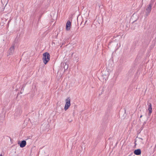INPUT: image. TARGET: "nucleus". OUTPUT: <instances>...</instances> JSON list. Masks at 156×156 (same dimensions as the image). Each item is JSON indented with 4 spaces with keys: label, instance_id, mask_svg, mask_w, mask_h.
<instances>
[{
    "label": "nucleus",
    "instance_id": "1",
    "mask_svg": "<svg viewBox=\"0 0 156 156\" xmlns=\"http://www.w3.org/2000/svg\"><path fill=\"white\" fill-rule=\"evenodd\" d=\"M50 55L48 52H45L43 54V60L45 64H46L50 60Z\"/></svg>",
    "mask_w": 156,
    "mask_h": 156
},
{
    "label": "nucleus",
    "instance_id": "2",
    "mask_svg": "<svg viewBox=\"0 0 156 156\" xmlns=\"http://www.w3.org/2000/svg\"><path fill=\"white\" fill-rule=\"evenodd\" d=\"M66 103L64 109L66 111L70 106L71 105L70 99L69 97L66 100Z\"/></svg>",
    "mask_w": 156,
    "mask_h": 156
},
{
    "label": "nucleus",
    "instance_id": "3",
    "mask_svg": "<svg viewBox=\"0 0 156 156\" xmlns=\"http://www.w3.org/2000/svg\"><path fill=\"white\" fill-rule=\"evenodd\" d=\"M15 48L14 44H12L11 47L10 48L9 50V55H12L14 51Z\"/></svg>",
    "mask_w": 156,
    "mask_h": 156
},
{
    "label": "nucleus",
    "instance_id": "4",
    "mask_svg": "<svg viewBox=\"0 0 156 156\" xmlns=\"http://www.w3.org/2000/svg\"><path fill=\"white\" fill-rule=\"evenodd\" d=\"M71 22L69 20H68L66 23V29L67 30H69L70 29L71 26Z\"/></svg>",
    "mask_w": 156,
    "mask_h": 156
},
{
    "label": "nucleus",
    "instance_id": "5",
    "mask_svg": "<svg viewBox=\"0 0 156 156\" xmlns=\"http://www.w3.org/2000/svg\"><path fill=\"white\" fill-rule=\"evenodd\" d=\"M134 153L136 155H140L141 154V151L139 149H136L134 151Z\"/></svg>",
    "mask_w": 156,
    "mask_h": 156
},
{
    "label": "nucleus",
    "instance_id": "6",
    "mask_svg": "<svg viewBox=\"0 0 156 156\" xmlns=\"http://www.w3.org/2000/svg\"><path fill=\"white\" fill-rule=\"evenodd\" d=\"M102 74L103 76H108L109 75V73L107 69L104 70L102 72Z\"/></svg>",
    "mask_w": 156,
    "mask_h": 156
},
{
    "label": "nucleus",
    "instance_id": "7",
    "mask_svg": "<svg viewBox=\"0 0 156 156\" xmlns=\"http://www.w3.org/2000/svg\"><path fill=\"white\" fill-rule=\"evenodd\" d=\"M26 144V141L24 140H22L20 144V146L21 147L23 148L24 147Z\"/></svg>",
    "mask_w": 156,
    "mask_h": 156
},
{
    "label": "nucleus",
    "instance_id": "8",
    "mask_svg": "<svg viewBox=\"0 0 156 156\" xmlns=\"http://www.w3.org/2000/svg\"><path fill=\"white\" fill-rule=\"evenodd\" d=\"M148 110L149 111V115H150L152 112V108L151 104V103H150L149 105H148Z\"/></svg>",
    "mask_w": 156,
    "mask_h": 156
},
{
    "label": "nucleus",
    "instance_id": "9",
    "mask_svg": "<svg viewBox=\"0 0 156 156\" xmlns=\"http://www.w3.org/2000/svg\"><path fill=\"white\" fill-rule=\"evenodd\" d=\"M151 6H152L151 4H150L148 5L147 8L146 9V10L149 13L151 11Z\"/></svg>",
    "mask_w": 156,
    "mask_h": 156
},
{
    "label": "nucleus",
    "instance_id": "10",
    "mask_svg": "<svg viewBox=\"0 0 156 156\" xmlns=\"http://www.w3.org/2000/svg\"><path fill=\"white\" fill-rule=\"evenodd\" d=\"M146 124V122H144L143 123V125L142 127L144 128V126Z\"/></svg>",
    "mask_w": 156,
    "mask_h": 156
},
{
    "label": "nucleus",
    "instance_id": "11",
    "mask_svg": "<svg viewBox=\"0 0 156 156\" xmlns=\"http://www.w3.org/2000/svg\"><path fill=\"white\" fill-rule=\"evenodd\" d=\"M65 69H67L68 68V66H66L64 67Z\"/></svg>",
    "mask_w": 156,
    "mask_h": 156
},
{
    "label": "nucleus",
    "instance_id": "12",
    "mask_svg": "<svg viewBox=\"0 0 156 156\" xmlns=\"http://www.w3.org/2000/svg\"><path fill=\"white\" fill-rule=\"evenodd\" d=\"M87 20H86V21H85V23H84V24H85L86 23V22H87Z\"/></svg>",
    "mask_w": 156,
    "mask_h": 156
},
{
    "label": "nucleus",
    "instance_id": "13",
    "mask_svg": "<svg viewBox=\"0 0 156 156\" xmlns=\"http://www.w3.org/2000/svg\"><path fill=\"white\" fill-rule=\"evenodd\" d=\"M72 121V120H71V121H69V122H71Z\"/></svg>",
    "mask_w": 156,
    "mask_h": 156
},
{
    "label": "nucleus",
    "instance_id": "14",
    "mask_svg": "<svg viewBox=\"0 0 156 156\" xmlns=\"http://www.w3.org/2000/svg\"><path fill=\"white\" fill-rule=\"evenodd\" d=\"M139 138L140 139H141V140H143V139H142V138Z\"/></svg>",
    "mask_w": 156,
    "mask_h": 156
},
{
    "label": "nucleus",
    "instance_id": "15",
    "mask_svg": "<svg viewBox=\"0 0 156 156\" xmlns=\"http://www.w3.org/2000/svg\"><path fill=\"white\" fill-rule=\"evenodd\" d=\"M142 115H141L140 116V118H141L142 117Z\"/></svg>",
    "mask_w": 156,
    "mask_h": 156
},
{
    "label": "nucleus",
    "instance_id": "16",
    "mask_svg": "<svg viewBox=\"0 0 156 156\" xmlns=\"http://www.w3.org/2000/svg\"><path fill=\"white\" fill-rule=\"evenodd\" d=\"M0 156H3L2 155V154H1L0 155Z\"/></svg>",
    "mask_w": 156,
    "mask_h": 156
}]
</instances>
